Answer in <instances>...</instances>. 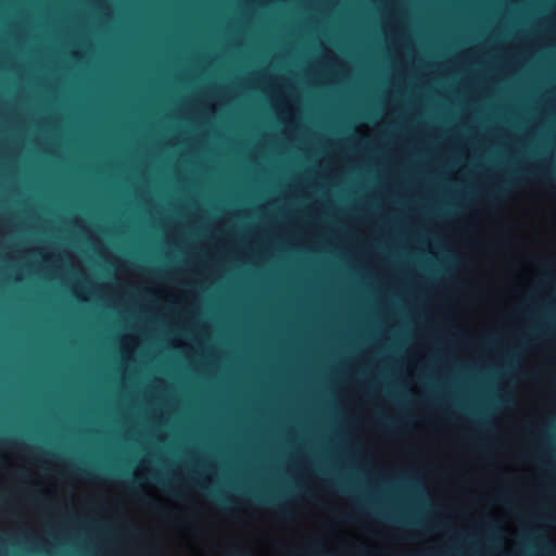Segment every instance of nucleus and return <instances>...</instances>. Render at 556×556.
<instances>
[{"label": "nucleus", "instance_id": "obj_11", "mask_svg": "<svg viewBox=\"0 0 556 556\" xmlns=\"http://www.w3.org/2000/svg\"><path fill=\"white\" fill-rule=\"evenodd\" d=\"M81 472L87 475V476H90V472H88V471L81 470Z\"/></svg>", "mask_w": 556, "mask_h": 556}, {"label": "nucleus", "instance_id": "obj_4", "mask_svg": "<svg viewBox=\"0 0 556 556\" xmlns=\"http://www.w3.org/2000/svg\"><path fill=\"white\" fill-rule=\"evenodd\" d=\"M379 424H381L382 426H386V427H389V426L393 425V422L391 420H388V419H380Z\"/></svg>", "mask_w": 556, "mask_h": 556}, {"label": "nucleus", "instance_id": "obj_3", "mask_svg": "<svg viewBox=\"0 0 556 556\" xmlns=\"http://www.w3.org/2000/svg\"><path fill=\"white\" fill-rule=\"evenodd\" d=\"M229 556H253V555H251L250 553H247V552H237L236 551V552H231L229 554Z\"/></svg>", "mask_w": 556, "mask_h": 556}, {"label": "nucleus", "instance_id": "obj_9", "mask_svg": "<svg viewBox=\"0 0 556 556\" xmlns=\"http://www.w3.org/2000/svg\"><path fill=\"white\" fill-rule=\"evenodd\" d=\"M504 191H506V186L500 187L497 193H502Z\"/></svg>", "mask_w": 556, "mask_h": 556}, {"label": "nucleus", "instance_id": "obj_8", "mask_svg": "<svg viewBox=\"0 0 556 556\" xmlns=\"http://www.w3.org/2000/svg\"><path fill=\"white\" fill-rule=\"evenodd\" d=\"M152 478L156 479L162 485H165V482L161 480L157 476L153 475Z\"/></svg>", "mask_w": 556, "mask_h": 556}, {"label": "nucleus", "instance_id": "obj_5", "mask_svg": "<svg viewBox=\"0 0 556 556\" xmlns=\"http://www.w3.org/2000/svg\"><path fill=\"white\" fill-rule=\"evenodd\" d=\"M279 515H280L282 518H287V517H289V513H288L285 508H282V507H280V508H279Z\"/></svg>", "mask_w": 556, "mask_h": 556}, {"label": "nucleus", "instance_id": "obj_2", "mask_svg": "<svg viewBox=\"0 0 556 556\" xmlns=\"http://www.w3.org/2000/svg\"><path fill=\"white\" fill-rule=\"evenodd\" d=\"M139 500H140V502H141L144 506H149V507L154 506V502H153L150 497H148V496H146V495L140 496V497H139Z\"/></svg>", "mask_w": 556, "mask_h": 556}, {"label": "nucleus", "instance_id": "obj_1", "mask_svg": "<svg viewBox=\"0 0 556 556\" xmlns=\"http://www.w3.org/2000/svg\"><path fill=\"white\" fill-rule=\"evenodd\" d=\"M260 503L267 504L270 506H276V500L270 496H257L256 497Z\"/></svg>", "mask_w": 556, "mask_h": 556}, {"label": "nucleus", "instance_id": "obj_7", "mask_svg": "<svg viewBox=\"0 0 556 556\" xmlns=\"http://www.w3.org/2000/svg\"><path fill=\"white\" fill-rule=\"evenodd\" d=\"M216 500H217L220 504H224V503L228 502V498H224V497H220V496H216Z\"/></svg>", "mask_w": 556, "mask_h": 556}, {"label": "nucleus", "instance_id": "obj_6", "mask_svg": "<svg viewBox=\"0 0 556 556\" xmlns=\"http://www.w3.org/2000/svg\"><path fill=\"white\" fill-rule=\"evenodd\" d=\"M135 483H136V480H131L129 483H127V488L131 491V492H135L136 489H135Z\"/></svg>", "mask_w": 556, "mask_h": 556}, {"label": "nucleus", "instance_id": "obj_10", "mask_svg": "<svg viewBox=\"0 0 556 556\" xmlns=\"http://www.w3.org/2000/svg\"><path fill=\"white\" fill-rule=\"evenodd\" d=\"M543 543H544V545H545L546 547H548V548L551 547V544H549L548 542H546L545 540L543 541Z\"/></svg>", "mask_w": 556, "mask_h": 556}]
</instances>
